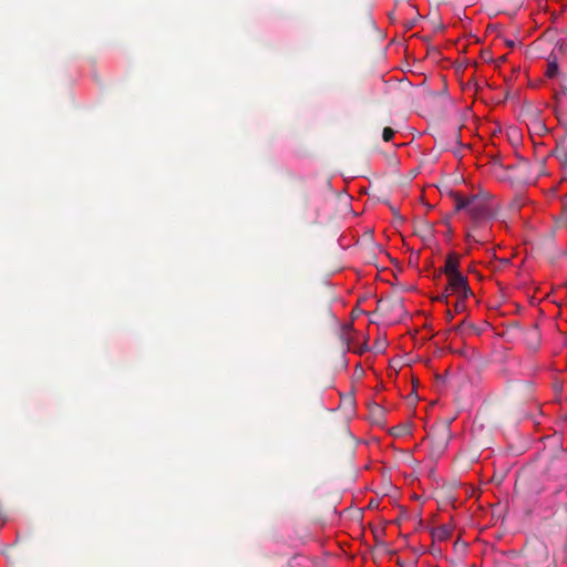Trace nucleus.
I'll return each mask as SVG.
<instances>
[{"label":"nucleus","instance_id":"f257e3e1","mask_svg":"<svg viewBox=\"0 0 567 567\" xmlns=\"http://www.w3.org/2000/svg\"><path fill=\"white\" fill-rule=\"evenodd\" d=\"M445 295L442 297L446 302L447 298L451 296H455L458 299L466 300L471 295V290L467 286L465 277L462 275H453V277L449 278V282L445 289Z\"/></svg>","mask_w":567,"mask_h":567},{"label":"nucleus","instance_id":"f03ea898","mask_svg":"<svg viewBox=\"0 0 567 567\" xmlns=\"http://www.w3.org/2000/svg\"><path fill=\"white\" fill-rule=\"evenodd\" d=\"M454 203H455V208L457 210L468 209L472 214L474 213L475 208L477 207L475 198H466V197L461 196L460 194H454Z\"/></svg>","mask_w":567,"mask_h":567},{"label":"nucleus","instance_id":"7ed1b4c3","mask_svg":"<svg viewBox=\"0 0 567 567\" xmlns=\"http://www.w3.org/2000/svg\"><path fill=\"white\" fill-rule=\"evenodd\" d=\"M445 274L447 278L453 277V275H461L457 270L458 260L454 256H449L445 261Z\"/></svg>","mask_w":567,"mask_h":567},{"label":"nucleus","instance_id":"20e7f679","mask_svg":"<svg viewBox=\"0 0 567 567\" xmlns=\"http://www.w3.org/2000/svg\"><path fill=\"white\" fill-rule=\"evenodd\" d=\"M505 102L516 103V104H520V103L525 104V102L520 101L518 92L507 93L506 97H505Z\"/></svg>","mask_w":567,"mask_h":567},{"label":"nucleus","instance_id":"39448f33","mask_svg":"<svg viewBox=\"0 0 567 567\" xmlns=\"http://www.w3.org/2000/svg\"><path fill=\"white\" fill-rule=\"evenodd\" d=\"M557 72H558V66H557V64H556V63H549V64H548V68H547V72H546V73H547V75H548L549 78H554V76L557 74Z\"/></svg>","mask_w":567,"mask_h":567},{"label":"nucleus","instance_id":"423d86ee","mask_svg":"<svg viewBox=\"0 0 567 567\" xmlns=\"http://www.w3.org/2000/svg\"><path fill=\"white\" fill-rule=\"evenodd\" d=\"M394 135V131L391 127H385L382 133V137L385 142H389L392 140Z\"/></svg>","mask_w":567,"mask_h":567},{"label":"nucleus","instance_id":"0eeeda50","mask_svg":"<svg viewBox=\"0 0 567 567\" xmlns=\"http://www.w3.org/2000/svg\"><path fill=\"white\" fill-rule=\"evenodd\" d=\"M456 299L457 300H456L455 306H454L455 307V311L456 312H461L465 308V306H464V301L465 300H462V299H458V298H456Z\"/></svg>","mask_w":567,"mask_h":567},{"label":"nucleus","instance_id":"6e6552de","mask_svg":"<svg viewBox=\"0 0 567 567\" xmlns=\"http://www.w3.org/2000/svg\"><path fill=\"white\" fill-rule=\"evenodd\" d=\"M556 99H557L558 103H567V93L566 92H561V93L556 95Z\"/></svg>","mask_w":567,"mask_h":567},{"label":"nucleus","instance_id":"1a4fd4ad","mask_svg":"<svg viewBox=\"0 0 567 567\" xmlns=\"http://www.w3.org/2000/svg\"><path fill=\"white\" fill-rule=\"evenodd\" d=\"M436 29L442 31V30H444V25L443 24L436 25Z\"/></svg>","mask_w":567,"mask_h":567}]
</instances>
